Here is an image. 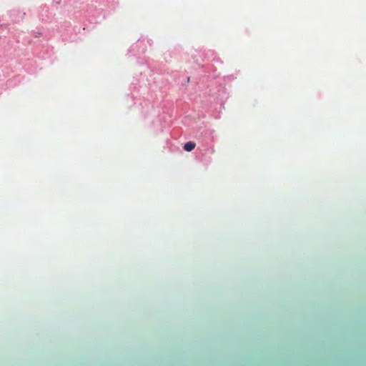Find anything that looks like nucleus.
<instances>
[{"instance_id":"1","label":"nucleus","mask_w":366,"mask_h":366,"mask_svg":"<svg viewBox=\"0 0 366 366\" xmlns=\"http://www.w3.org/2000/svg\"><path fill=\"white\" fill-rule=\"evenodd\" d=\"M195 143L192 142H188L184 144V149L187 152H191L195 148Z\"/></svg>"}]
</instances>
